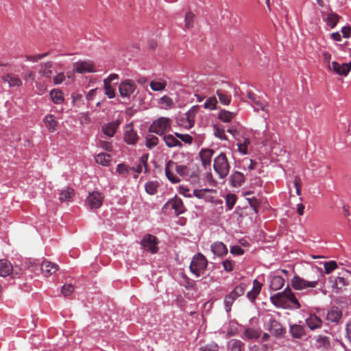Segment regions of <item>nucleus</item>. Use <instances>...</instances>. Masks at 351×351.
<instances>
[{
    "label": "nucleus",
    "instance_id": "obj_1",
    "mask_svg": "<svg viewBox=\"0 0 351 351\" xmlns=\"http://www.w3.org/2000/svg\"><path fill=\"white\" fill-rule=\"evenodd\" d=\"M270 300L272 304L278 307L286 308L287 302H291L296 309H299L301 306L299 301L289 287L282 292L271 296Z\"/></svg>",
    "mask_w": 351,
    "mask_h": 351
},
{
    "label": "nucleus",
    "instance_id": "obj_2",
    "mask_svg": "<svg viewBox=\"0 0 351 351\" xmlns=\"http://www.w3.org/2000/svg\"><path fill=\"white\" fill-rule=\"evenodd\" d=\"M213 168L221 179L225 178L228 175L230 165L224 153H221L214 158Z\"/></svg>",
    "mask_w": 351,
    "mask_h": 351
},
{
    "label": "nucleus",
    "instance_id": "obj_3",
    "mask_svg": "<svg viewBox=\"0 0 351 351\" xmlns=\"http://www.w3.org/2000/svg\"><path fill=\"white\" fill-rule=\"evenodd\" d=\"M171 124V120L169 118L161 117L152 123L149 131L158 135H162L170 130Z\"/></svg>",
    "mask_w": 351,
    "mask_h": 351
},
{
    "label": "nucleus",
    "instance_id": "obj_4",
    "mask_svg": "<svg viewBox=\"0 0 351 351\" xmlns=\"http://www.w3.org/2000/svg\"><path fill=\"white\" fill-rule=\"evenodd\" d=\"M208 265V261L201 253H198L193 256L190 264V270L197 277L200 276V272L205 270Z\"/></svg>",
    "mask_w": 351,
    "mask_h": 351
},
{
    "label": "nucleus",
    "instance_id": "obj_5",
    "mask_svg": "<svg viewBox=\"0 0 351 351\" xmlns=\"http://www.w3.org/2000/svg\"><path fill=\"white\" fill-rule=\"evenodd\" d=\"M319 278H312L306 280L299 276H295L291 280V285L295 290H302L306 288H314L317 286Z\"/></svg>",
    "mask_w": 351,
    "mask_h": 351
},
{
    "label": "nucleus",
    "instance_id": "obj_6",
    "mask_svg": "<svg viewBox=\"0 0 351 351\" xmlns=\"http://www.w3.org/2000/svg\"><path fill=\"white\" fill-rule=\"evenodd\" d=\"M136 88V86L132 80H126L120 83L119 92L123 98H129L134 93Z\"/></svg>",
    "mask_w": 351,
    "mask_h": 351
},
{
    "label": "nucleus",
    "instance_id": "obj_7",
    "mask_svg": "<svg viewBox=\"0 0 351 351\" xmlns=\"http://www.w3.org/2000/svg\"><path fill=\"white\" fill-rule=\"evenodd\" d=\"M330 71H332L339 75L346 76L351 70V62L350 63H343L339 64L335 61H332L328 67Z\"/></svg>",
    "mask_w": 351,
    "mask_h": 351
},
{
    "label": "nucleus",
    "instance_id": "obj_8",
    "mask_svg": "<svg viewBox=\"0 0 351 351\" xmlns=\"http://www.w3.org/2000/svg\"><path fill=\"white\" fill-rule=\"evenodd\" d=\"M73 66L74 71L78 73H94L97 71L93 62L90 60L75 62Z\"/></svg>",
    "mask_w": 351,
    "mask_h": 351
},
{
    "label": "nucleus",
    "instance_id": "obj_9",
    "mask_svg": "<svg viewBox=\"0 0 351 351\" xmlns=\"http://www.w3.org/2000/svg\"><path fill=\"white\" fill-rule=\"evenodd\" d=\"M104 197L99 192H92L89 193L86 198V202L90 209L99 208L103 202Z\"/></svg>",
    "mask_w": 351,
    "mask_h": 351
},
{
    "label": "nucleus",
    "instance_id": "obj_10",
    "mask_svg": "<svg viewBox=\"0 0 351 351\" xmlns=\"http://www.w3.org/2000/svg\"><path fill=\"white\" fill-rule=\"evenodd\" d=\"M157 239L152 234L146 235L141 241V245L143 248L150 251L152 253H156L158 251Z\"/></svg>",
    "mask_w": 351,
    "mask_h": 351
},
{
    "label": "nucleus",
    "instance_id": "obj_11",
    "mask_svg": "<svg viewBox=\"0 0 351 351\" xmlns=\"http://www.w3.org/2000/svg\"><path fill=\"white\" fill-rule=\"evenodd\" d=\"M165 206L174 210L176 215L182 214L186 210L182 200L178 197H175L168 201Z\"/></svg>",
    "mask_w": 351,
    "mask_h": 351
},
{
    "label": "nucleus",
    "instance_id": "obj_12",
    "mask_svg": "<svg viewBox=\"0 0 351 351\" xmlns=\"http://www.w3.org/2000/svg\"><path fill=\"white\" fill-rule=\"evenodd\" d=\"M348 271L346 270L343 271L342 274H339V276L336 277L335 283L332 285V287L337 290L336 293H338L343 287L349 285V280H348Z\"/></svg>",
    "mask_w": 351,
    "mask_h": 351
},
{
    "label": "nucleus",
    "instance_id": "obj_13",
    "mask_svg": "<svg viewBox=\"0 0 351 351\" xmlns=\"http://www.w3.org/2000/svg\"><path fill=\"white\" fill-rule=\"evenodd\" d=\"M268 327L270 332L273 333L276 337H282L285 333V329L280 323L274 319L271 318L269 319Z\"/></svg>",
    "mask_w": 351,
    "mask_h": 351
},
{
    "label": "nucleus",
    "instance_id": "obj_14",
    "mask_svg": "<svg viewBox=\"0 0 351 351\" xmlns=\"http://www.w3.org/2000/svg\"><path fill=\"white\" fill-rule=\"evenodd\" d=\"M175 170L178 174L182 177H190L196 178L198 177V173L195 171H192L189 167L186 165L176 164Z\"/></svg>",
    "mask_w": 351,
    "mask_h": 351
},
{
    "label": "nucleus",
    "instance_id": "obj_15",
    "mask_svg": "<svg viewBox=\"0 0 351 351\" xmlns=\"http://www.w3.org/2000/svg\"><path fill=\"white\" fill-rule=\"evenodd\" d=\"M124 140L130 145H134L138 140V136L134 131L132 123L127 125L125 128Z\"/></svg>",
    "mask_w": 351,
    "mask_h": 351
},
{
    "label": "nucleus",
    "instance_id": "obj_16",
    "mask_svg": "<svg viewBox=\"0 0 351 351\" xmlns=\"http://www.w3.org/2000/svg\"><path fill=\"white\" fill-rule=\"evenodd\" d=\"M40 269L44 276H49L58 271V265L50 261H44L40 265Z\"/></svg>",
    "mask_w": 351,
    "mask_h": 351
},
{
    "label": "nucleus",
    "instance_id": "obj_17",
    "mask_svg": "<svg viewBox=\"0 0 351 351\" xmlns=\"http://www.w3.org/2000/svg\"><path fill=\"white\" fill-rule=\"evenodd\" d=\"M176 162L173 160H169L165 165V175L167 179L172 183L176 184L180 182V180L173 174L172 170L175 169Z\"/></svg>",
    "mask_w": 351,
    "mask_h": 351
},
{
    "label": "nucleus",
    "instance_id": "obj_18",
    "mask_svg": "<svg viewBox=\"0 0 351 351\" xmlns=\"http://www.w3.org/2000/svg\"><path fill=\"white\" fill-rule=\"evenodd\" d=\"M2 80L8 84L10 87H19L23 83L20 77L13 73H8L2 77Z\"/></svg>",
    "mask_w": 351,
    "mask_h": 351
},
{
    "label": "nucleus",
    "instance_id": "obj_19",
    "mask_svg": "<svg viewBox=\"0 0 351 351\" xmlns=\"http://www.w3.org/2000/svg\"><path fill=\"white\" fill-rule=\"evenodd\" d=\"M342 317L341 311L337 306H332L328 311L326 315L328 321L338 323Z\"/></svg>",
    "mask_w": 351,
    "mask_h": 351
},
{
    "label": "nucleus",
    "instance_id": "obj_20",
    "mask_svg": "<svg viewBox=\"0 0 351 351\" xmlns=\"http://www.w3.org/2000/svg\"><path fill=\"white\" fill-rule=\"evenodd\" d=\"M262 289V284L256 279L253 281L252 289L247 293V297L251 302H254Z\"/></svg>",
    "mask_w": 351,
    "mask_h": 351
},
{
    "label": "nucleus",
    "instance_id": "obj_21",
    "mask_svg": "<svg viewBox=\"0 0 351 351\" xmlns=\"http://www.w3.org/2000/svg\"><path fill=\"white\" fill-rule=\"evenodd\" d=\"M44 123L50 132L57 130L58 122L56 121L54 115L51 114L46 115L44 119Z\"/></svg>",
    "mask_w": 351,
    "mask_h": 351
},
{
    "label": "nucleus",
    "instance_id": "obj_22",
    "mask_svg": "<svg viewBox=\"0 0 351 351\" xmlns=\"http://www.w3.org/2000/svg\"><path fill=\"white\" fill-rule=\"evenodd\" d=\"M214 154V151L210 149H202L199 153V156L202 162V165L206 168L210 165L211 158Z\"/></svg>",
    "mask_w": 351,
    "mask_h": 351
},
{
    "label": "nucleus",
    "instance_id": "obj_23",
    "mask_svg": "<svg viewBox=\"0 0 351 351\" xmlns=\"http://www.w3.org/2000/svg\"><path fill=\"white\" fill-rule=\"evenodd\" d=\"M245 182L244 175L239 171H234L230 177V184L234 187H239Z\"/></svg>",
    "mask_w": 351,
    "mask_h": 351
},
{
    "label": "nucleus",
    "instance_id": "obj_24",
    "mask_svg": "<svg viewBox=\"0 0 351 351\" xmlns=\"http://www.w3.org/2000/svg\"><path fill=\"white\" fill-rule=\"evenodd\" d=\"M316 346L322 351H327L330 348V341L328 337L319 335L316 339Z\"/></svg>",
    "mask_w": 351,
    "mask_h": 351
},
{
    "label": "nucleus",
    "instance_id": "obj_25",
    "mask_svg": "<svg viewBox=\"0 0 351 351\" xmlns=\"http://www.w3.org/2000/svg\"><path fill=\"white\" fill-rule=\"evenodd\" d=\"M211 250L214 254L218 256H221L228 253V249L222 242H215L212 244Z\"/></svg>",
    "mask_w": 351,
    "mask_h": 351
},
{
    "label": "nucleus",
    "instance_id": "obj_26",
    "mask_svg": "<svg viewBox=\"0 0 351 351\" xmlns=\"http://www.w3.org/2000/svg\"><path fill=\"white\" fill-rule=\"evenodd\" d=\"M52 62L50 61L40 64L39 74L47 78L50 79L52 75Z\"/></svg>",
    "mask_w": 351,
    "mask_h": 351
},
{
    "label": "nucleus",
    "instance_id": "obj_27",
    "mask_svg": "<svg viewBox=\"0 0 351 351\" xmlns=\"http://www.w3.org/2000/svg\"><path fill=\"white\" fill-rule=\"evenodd\" d=\"M306 323L311 330L321 327L322 320L315 315H311L309 317L306 319Z\"/></svg>",
    "mask_w": 351,
    "mask_h": 351
},
{
    "label": "nucleus",
    "instance_id": "obj_28",
    "mask_svg": "<svg viewBox=\"0 0 351 351\" xmlns=\"http://www.w3.org/2000/svg\"><path fill=\"white\" fill-rule=\"evenodd\" d=\"M12 270V264L6 260H0V276H8Z\"/></svg>",
    "mask_w": 351,
    "mask_h": 351
},
{
    "label": "nucleus",
    "instance_id": "obj_29",
    "mask_svg": "<svg viewBox=\"0 0 351 351\" xmlns=\"http://www.w3.org/2000/svg\"><path fill=\"white\" fill-rule=\"evenodd\" d=\"M163 139L165 142L166 145L168 147H181L182 146V143L180 141H178L172 134H168V135L164 136Z\"/></svg>",
    "mask_w": 351,
    "mask_h": 351
},
{
    "label": "nucleus",
    "instance_id": "obj_30",
    "mask_svg": "<svg viewBox=\"0 0 351 351\" xmlns=\"http://www.w3.org/2000/svg\"><path fill=\"white\" fill-rule=\"evenodd\" d=\"M111 160V156L107 153H100L95 156V162L103 166H108Z\"/></svg>",
    "mask_w": 351,
    "mask_h": 351
},
{
    "label": "nucleus",
    "instance_id": "obj_31",
    "mask_svg": "<svg viewBox=\"0 0 351 351\" xmlns=\"http://www.w3.org/2000/svg\"><path fill=\"white\" fill-rule=\"evenodd\" d=\"M74 196V190L71 188L67 187L66 189L62 190L59 195V200L61 202H70Z\"/></svg>",
    "mask_w": 351,
    "mask_h": 351
},
{
    "label": "nucleus",
    "instance_id": "obj_32",
    "mask_svg": "<svg viewBox=\"0 0 351 351\" xmlns=\"http://www.w3.org/2000/svg\"><path fill=\"white\" fill-rule=\"evenodd\" d=\"M245 343L239 339H232L228 343L230 351H244Z\"/></svg>",
    "mask_w": 351,
    "mask_h": 351
},
{
    "label": "nucleus",
    "instance_id": "obj_33",
    "mask_svg": "<svg viewBox=\"0 0 351 351\" xmlns=\"http://www.w3.org/2000/svg\"><path fill=\"white\" fill-rule=\"evenodd\" d=\"M285 284V279L280 276H275L271 278L270 287L273 290H278L281 289Z\"/></svg>",
    "mask_w": 351,
    "mask_h": 351
},
{
    "label": "nucleus",
    "instance_id": "obj_34",
    "mask_svg": "<svg viewBox=\"0 0 351 351\" xmlns=\"http://www.w3.org/2000/svg\"><path fill=\"white\" fill-rule=\"evenodd\" d=\"M119 126V123L111 122L103 127L104 133L109 137L114 136Z\"/></svg>",
    "mask_w": 351,
    "mask_h": 351
},
{
    "label": "nucleus",
    "instance_id": "obj_35",
    "mask_svg": "<svg viewBox=\"0 0 351 351\" xmlns=\"http://www.w3.org/2000/svg\"><path fill=\"white\" fill-rule=\"evenodd\" d=\"M199 106H193L186 114L189 128H192L195 123V117L199 110Z\"/></svg>",
    "mask_w": 351,
    "mask_h": 351
},
{
    "label": "nucleus",
    "instance_id": "obj_36",
    "mask_svg": "<svg viewBox=\"0 0 351 351\" xmlns=\"http://www.w3.org/2000/svg\"><path fill=\"white\" fill-rule=\"evenodd\" d=\"M158 104L161 106V108L168 109L173 106L174 102L171 97L167 95H164L158 99Z\"/></svg>",
    "mask_w": 351,
    "mask_h": 351
},
{
    "label": "nucleus",
    "instance_id": "obj_37",
    "mask_svg": "<svg viewBox=\"0 0 351 351\" xmlns=\"http://www.w3.org/2000/svg\"><path fill=\"white\" fill-rule=\"evenodd\" d=\"M50 96L52 101L57 104H61L64 101L63 93L61 90L53 89L50 92Z\"/></svg>",
    "mask_w": 351,
    "mask_h": 351
},
{
    "label": "nucleus",
    "instance_id": "obj_38",
    "mask_svg": "<svg viewBox=\"0 0 351 351\" xmlns=\"http://www.w3.org/2000/svg\"><path fill=\"white\" fill-rule=\"evenodd\" d=\"M252 105L255 111H258L261 110L267 114V108L268 106V103L266 101L258 98L253 104H252Z\"/></svg>",
    "mask_w": 351,
    "mask_h": 351
},
{
    "label": "nucleus",
    "instance_id": "obj_39",
    "mask_svg": "<svg viewBox=\"0 0 351 351\" xmlns=\"http://www.w3.org/2000/svg\"><path fill=\"white\" fill-rule=\"evenodd\" d=\"M159 184L156 181H149L145 184V191L151 195H155L157 193V189Z\"/></svg>",
    "mask_w": 351,
    "mask_h": 351
},
{
    "label": "nucleus",
    "instance_id": "obj_40",
    "mask_svg": "<svg viewBox=\"0 0 351 351\" xmlns=\"http://www.w3.org/2000/svg\"><path fill=\"white\" fill-rule=\"evenodd\" d=\"M340 18L341 16L336 13H329L326 19V23L329 27H330V28H334L337 25Z\"/></svg>",
    "mask_w": 351,
    "mask_h": 351
},
{
    "label": "nucleus",
    "instance_id": "obj_41",
    "mask_svg": "<svg viewBox=\"0 0 351 351\" xmlns=\"http://www.w3.org/2000/svg\"><path fill=\"white\" fill-rule=\"evenodd\" d=\"M290 332L294 338H301L304 335L303 327L298 324L291 326Z\"/></svg>",
    "mask_w": 351,
    "mask_h": 351
},
{
    "label": "nucleus",
    "instance_id": "obj_42",
    "mask_svg": "<svg viewBox=\"0 0 351 351\" xmlns=\"http://www.w3.org/2000/svg\"><path fill=\"white\" fill-rule=\"evenodd\" d=\"M216 94L219 97L220 103H221L223 105H229L231 101V96L229 95L226 94L223 90H217L216 91Z\"/></svg>",
    "mask_w": 351,
    "mask_h": 351
},
{
    "label": "nucleus",
    "instance_id": "obj_43",
    "mask_svg": "<svg viewBox=\"0 0 351 351\" xmlns=\"http://www.w3.org/2000/svg\"><path fill=\"white\" fill-rule=\"evenodd\" d=\"M235 117V113L228 111V110H221L219 114V119L223 121L228 123L231 121V120Z\"/></svg>",
    "mask_w": 351,
    "mask_h": 351
},
{
    "label": "nucleus",
    "instance_id": "obj_44",
    "mask_svg": "<svg viewBox=\"0 0 351 351\" xmlns=\"http://www.w3.org/2000/svg\"><path fill=\"white\" fill-rule=\"evenodd\" d=\"M217 100L215 97H210L204 104V108L210 110H214L217 109Z\"/></svg>",
    "mask_w": 351,
    "mask_h": 351
},
{
    "label": "nucleus",
    "instance_id": "obj_45",
    "mask_svg": "<svg viewBox=\"0 0 351 351\" xmlns=\"http://www.w3.org/2000/svg\"><path fill=\"white\" fill-rule=\"evenodd\" d=\"M244 335L248 339H258L261 335V332L256 329L247 328L244 331Z\"/></svg>",
    "mask_w": 351,
    "mask_h": 351
},
{
    "label": "nucleus",
    "instance_id": "obj_46",
    "mask_svg": "<svg viewBox=\"0 0 351 351\" xmlns=\"http://www.w3.org/2000/svg\"><path fill=\"white\" fill-rule=\"evenodd\" d=\"M237 196L233 193H228L226 196V204L228 210H231L233 208L236 202H237Z\"/></svg>",
    "mask_w": 351,
    "mask_h": 351
},
{
    "label": "nucleus",
    "instance_id": "obj_47",
    "mask_svg": "<svg viewBox=\"0 0 351 351\" xmlns=\"http://www.w3.org/2000/svg\"><path fill=\"white\" fill-rule=\"evenodd\" d=\"M167 83L165 80L160 82L152 81L150 82V87L154 91H161L165 90Z\"/></svg>",
    "mask_w": 351,
    "mask_h": 351
},
{
    "label": "nucleus",
    "instance_id": "obj_48",
    "mask_svg": "<svg viewBox=\"0 0 351 351\" xmlns=\"http://www.w3.org/2000/svg\"><path fill=\"white\" fill-rule=\"evenodd\" d=\"M158 143V138L153 134H147L146 136V143L145 145L149 149H152V147L157 145Z\"/></svg>",
    "mask_w": 351,
    "mask_h": 351
},
{
    "label": "nucleus",
    "instance_id": "obj_49",
    "mask_svg": "<svg viewBox=\"0 0 351 351\" xmlns=\"http://www.w3.org/2000/svg\"><path fill=\"white\" fill-rule=\"evenodd\" d=\"M195 14L192 12H188L184 18L185 27L186 29H191L194 26Z\"/></svg>",
    "mask_w": 351,
    "mask_h": 351
},
{
    "label": "nucleus",
    "instance_id": "obj_50",
    "mask_svg": "<svg viewBox=\"0 0 351 351\" xmlns=\"http://www.w3.org/2000/svg\"><path fill=\"white\" fill-rule=\"evenodd\" d=\"M104 93L108 98L112 99L114 97V89L111 86L110 83H108V81H104Z\"/></svg>",
    "mask_w": 351,
    "mask_h": 351
},
{
    "label": "nucleus",
    "instance_id": "obj_51",
    "mask_svg": "<svg viewBox=\"0 0 351 351\" xmlns=\"http://www.w3.org/2000/svg\"><path fill=\"white\" fill-rule=\"evenodd\" d=\"M49 55V52H46L44 53L37 54V55H26L25 60L27 61L37 62L38 60L48 56Z\"/></svg>",
    "mask_w": 351,
    "mask_h": 351
},
{
    "label": "nucleus",
    "instance_id": "obj_52",
    "mask_svg": "<svg viewBox=\"0 0 351 351\" xmlns=\"http://www.w3.org/2000/svg\"><path fill=\"white\" fill-rule=\"evenodd\" d=\"M325 273L326 274H330L338 267L337 263L335 261H330L324 263Z\"/></svg>",
    "mask_w": 351,
    "mask_h": 351
},
{
    "label": "nucleus",
    "instance_id": "obj_53",
    "mask_svg": "<svg viewBox=\"0 0 351 351\" xmlns=\"http://www.w3.org/2000/svg\"><path fill=\"white\" fill-rule=\"evenodd\" d=\"M200 351H218L219 346L215 342H210L205 346H201Z\"/></svg>",
    "mask_w": 351,
    "mask_h": 351
},
{
    "label": "nucleus",
    "instance_id": "obj_54",
    "mask_svg": "<svg viewBox=\"0 0 351 351\" xmlns=\"http://www.w3.org/2000/svg\"><path fill=\"white\" fill-rule=\"evenodd\" d=\"M246 285L244 283H241L236 286L233 289V292L236 293L239 297L243 295L245 291Z\"/></svg>",
    "mask_w": 351,
    "mask_h": 351
},
{
    "label": "nucleus",
    "instance_id": "obj_55",
    "mask_svg": "<svg viewBox=\"0 0 351 351\" xmlns=\"http://www.w3.org/2000/svg\"><path fill=\"white\" fill-rule=\"evenodd\" d=\"M175 136L186 143L191 144L193 141V138L189 134H182L176 132Z\"/></svg>",
    "mask_w": 351,
    "mask_h": 351
},
{
    "label": "nucleus",
    "instance_id": "obj_56",
    "mask_svg": "<svg viewBox=\"0 0 351 351\" xmlns=\"http://www.w3.org/2000/svg\"><path fill=\"white\" fill-rule=\"evenodd\" d=\"M74 291V287L72 285H64L61 289L62 293L64 295V296H68L70 294H71Z\"/></svg>",
    "mask_w": 351,
    "mask_h": 351
},
{
    "label": "nucleus",
    "instance_id": "obj_57",
    "mask_svg": "<svg viewBox=\"0 0 351 351\" xmlns=\"http://www.w3.org/2000/svg\"><path fill=\"white\" fill-rule=\"evenodd\" d=\"M234 300H233L231 298L226 295L224 298V305L225 309L227 313H229L231 311L232 306L234 303Z\"/></svg>",
    "mask_w": 351,
    "mask_h": 351
},
{
    "label": "nucleus",
    "instance_id": "obj_58",
    "mask_svg": "<svg viewBox=\"0 0 351 351\" xmlns=\"http://www.w3.org/2000/svg\"><path fill=\"white\" fill-rule=\"evenodd\" d=\"M211 190L208 189H195L193 191V195L195 197L199 199H202L204 197L206 193L210 192Z\"/></svg>",
    "mask_w": 351,
    "mask_h": 351
},
{
    "label": "nucleus",
    "instance_id": "obj_59",
    "mask_svg": "<svg viewBox=\"0 0 351 351\" xmlns=\"http://www.w3.org/2000/svg\"><path fill=\"white\" fill-rule=\"evenodd\" d=\"M322 59L324 64L327 66V68L331 64V54L327 51H323L322 53Z\"/></svg>",
    "mask_w": 351,
    "mask_h": 351
},
{
    "label": "nucleus",
    "instance_id": "obj_60",
    "mask_svg": "<svg viewBox=\"0 0 351 351\" xmlns=\"http://www.w3.org/2000/svg\"><path fill=\"white\" fill-rule=\"evenodd\" d=\"M293 184L295 187L297 195H300L301 193V186H302L301 179L298 176H295L294 180H293Z\"/></svg>",
    "mask_w": 351,
    "mask_h": 351
},
{
    "label": "nucleus",
    "instance_id": "obj_61",
    "mask_svg": "<svg viewBox=\"0 0 351 351\" xmlns=\"http://www.w3.org/2000/svg\"><path fill=\"white\" fill-rule=\"evenodd\" d=\"M249 204L250 206L253 208V210L255 211L256 213H258V202L256 198L252 197V198H247V199Z\"/></svg>",
    "mask_w": 351,
    "mask_h": 351
},
{
    "label": "nucleus",
    "instance_id": "obj_62",
    "mask_svg": "<svg viewBox=\"0 0 351 351\" xmlns=\"http://www.w3.org/2000/svg\"><path fill=\"white\" fill-rule=\"evenodd\" d=\"M215 135L221 140L226 139L225 131L223 129H220L219 128L215 127Z\"/></svg>",
    "mask_w": 351,
    "mask_h": 351
},
{
    "label": "nucleus",
    "instance_id": "obj_63",
    "mask_svg": "<svg viewBox=\"0 0 351 351\" xmlns=\"http://www.w3.org/2000/svg\"><path fill=\"white\" fill-rule=\"evenodd\" d=\"M130 168L124 165V164H119L117 167V171L120 174H127L129 172Z\"/></svg>",
    "mask_w": 351,
    "mask_h": 351
},
{
    "label": "nucleus",
    "instance_id": "obj_64",
    "mask_svg": "<svg viewBox=\"0 0 351 351\" xmlns=\"http://www.w3.org/2000/svg\"><path fill=\"white\" fill-rule=\"evenodd\" d=\"M341 32L344 38H350L351 35V27L345 26L341 29Z\"/></svg>",
    "mask_w": 351,
    "mask_h": 351
}]
</instances>
